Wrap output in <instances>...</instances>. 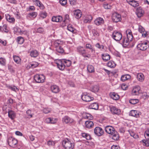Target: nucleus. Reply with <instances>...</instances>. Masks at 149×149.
<instances>
[{
    "label": "nucleus",
    "instance_id": "obj_1",
    "mask_svg": "<svg viewBox=\"0 0 149 149\" xmlns=\"http://www.w3.org/2000/svg\"><path fill=\"white\" fill-rule=\"evenodd\" d=\"M63 42L60 40H55L54 42V45L56 48V50L60 54H63L64 52V50L62 47Z\"/></svg>",
    "mask_w": 149,
    "mask_h": 149
},
{
    "label": "nucleus",
    "instance_id": "obj_2",
    "mask_svg": "<svg viewBox=\"0 0 149 149\" xmlns=\"http://www.w3.org/2000/svg\"><path fill=\"white\" fill-rule=\"evenodd\" d=\"M77 51L80 55L84 58H90L91 57V55L87 52L86 49L83 47H78L77 48Z\"/></svg>",
    "mask_w": 149,
    "mask_h": 149
},
{
    "label": "nucleus",
    "instance_id": "obj_3",
    "mask_svg": "<svg viewBox=\"0 0 149 149\" xmlns=\"http://www.w3.org/2000/svg\"><path fill=\"white\" fill-rule=\"evenodd\" d=\"M62 145L65 149H73L74 145L68 139H66L62 141Z\"/></svg>",
    "mask_w": 149,
    "mask_h": 149
},
{
    "label": "nucleus",
    "instance_id": "obj_4",
    "mask_svg": "<svg viewBox=\"0 0 149 149\" xmlns=\"http://www.w3.org/2000/svg\"><path fill=\"white\" fill-rule=\"evenodd\" d=\"M35 81L37 83H42L44 82L45 77L43 74H37L34 77Z\"/></svg>",
    "mask_w": 149,
    "mask_h": 149
},
{
    "label": "nucleus",
    "instance_id": "obj_5",
    "mask_svg": "<svg viewBox=\"0 0 149 149\" xmlns=\"http://www.w3.org/2000/svg\"><path fill=\"white\" fill-rule=\"evenodd\" d=\"M137 47L139 49L145 51L149 48V42L147 41L143 42L142 43L138 44Z\"/></svg>",
    "mask_w": 149,
    "mask_h": 149
},
{
    "label": "nucleus",
    "instance_id": "obj_6",
    "mask_svg": "<svg viewBox=\"0 0 149 149\" xmlns=\"http://www.w3.org/2000/svg\"><path fill=\"white\" fill-rule=\"evenodd\" d=\"M111 37L115 40L116 41H119L122 38V35L119 31H114L113 32Z\"/></svg>",
    "mask_w": 149,
    "mask_h": 149
},
{
    "label": "nucleus",
    "instance_id": "obj_7",
    "mask_svg": "<svg viewBox=\"0 0 149 149\" xmlns=\"http://www.w3.org/2000/svg\"><path fill=\"white\" fill-rule=\"evenodd\" d=\"M81 97L82 100L86 102H90L94 99L93 97H91L88 94H87V93H83Z\"/></svg>",
    "mask_w": 149,
    "mask_h": 149
},
{
    "label": "nucleus",
    "instance_id": "obj_8",
    "mask_svg": "<svg viewBox=\"0 0 149 149\" xmlns=\"http://www.w3.org/2000/svg\"><path fill=\"white\" fill-rule=\"evenodd\" d=\"M94 133L95 135L98 136H100L103 135L104 132V130L101 127H96L94 129Z\"/></svg>",
    "mask_w": 149,
    "mask_h": 149
},
{
    "label": "nucleus",
    "instance_id": "obj_9",
    "mask_svg": "<svg viewBox=\"0 0 149 149\" xmlns=\"http://www.w3.org/2000/svg\"><path fill=\"white\" fill-rule=\"evenodd\" d=\"M8 143L10 146L15 147L17 143V140L12 137H10L8 139Z\"/></svg>",
    "mask_w": 149,
    "mask_h": 149
},
{
    "label": "nucleus",
    "instance_id": "obj_10",
    "mask_svg": "<svg viewBox=\"0 0 149 149\" xmlns=\"http://www.w3.org/2000/svg\"><path fill=\"white\" fill-rule=\"evenodd\" d=\"M109 107L110 110L112 114L119 115L121 113L120 110L116 107H115L110 106Z\"/></svg>",
    "mask_w": 149,
    "mask_h": 149
},
{
    "label": "nucleus",
    "instance_id": "obj_11",
    "mask_svg": "<svg viewBox=\"0 0 149 149\" xmlns=\"http://www.w3.org/2000/svg\"><path fill=\"white\" fill-rule=\"evenodd\" d=\"M112 21L115 22H120L121 20V17L120 15L116 13L113 14L112 16Z\"/></svg>",
    "mask_w": 149,
    "mask_h": 149
},
{
    "label": "nucleus",
    "instance_id": "obj_12",
    "mask_svg": "<svg viewBox=\"0 0 149 149\" xmlns=\"http://www.w3.org/2000/svg\"><path fill=\"white\" fill-rule=\"evenodd\" d=\"M140 87L139 86H134L132 89V94L134 95H138L139 93Z\"/></svg>",
    "mask_w": 149,
    "mask_h": 149
},
{
    "label": "nucleus",
    "instance_id": "obj_13",
    "mask_svg": "<svg viewBox=\"0 0 149 149\" xmlns=\"http://www.w3.org/2000/svg\"><path fill=\"white\" fill-rule=\"evenodd\" d=\"M105 130L107 133L111 135L113 133L115 130L112 126L107 125L105 127Z\"/></svg>",
    "mask_w": 149,
    "mask_h": 149
},
{
    "label": "nucleus",
    "instance_id": "obj_14",
    "mask_svg": "<svg viewBox=\"0 0 149 149\" xmlns=\"http://www.w3.org/2000/svg\"><path fill=\"white\" fill-rule=\"evenodd\" d=\"M62 122L63 123L66 124L68 123H72L73 122L74 120L68 116H65L62 118Z\"/></svg>",
    "mask_w": 149,
    "mask_h": 149
},
{
    "label": "nucleus",
    "instance_id": "obj_15",
    "mask_svg": "<svg viewBox=\"0 0 149 149\" xmlns=\"http://www.w3.org/2000/svg\"><path fill=\"white\" fill-rule=\"evenodd\" d=\"M104 23L103 19L101 17L97 18L94 21V23L97 26L102 25Z\"/></svg>",
    "mask_w": 149,
    "mask_h": 149
},
{
    "label": "nucleus",
    "instance_id": "obj_16",
    "mask_svg": "<svg viewBox=\"0 0 149 149\" xmlns=\"http://www.w3.org/2000/svg\"><path fill=\"white\" fill-rule=\"evenodd\" d=\"M56 64L58 68L61 70H64L65 67L63 62H62V59L58 60L56 63Z\"/></svg>",
    "mask_w": 149,
    "mask_h": 149
},
{
    "label": "nucleus",
    "instance_id": "obj_17",
    "mask_svg": "<svg viewBox=\"0 0 149 149\" xmlns=\"http://www.w3.org/2000/svg\"><path fill=\"white\" fill-rule=\"evenodd\" d=\"M140 113L136 110H132L130 111L129 115L130 116L134 117L136 118L139 117V115H140Z\"/></svg>",
    "mask_w": 149,
    "mask_h": 149
},
{
    "label": "nucleus",
    "instance_id": "obj_18",
    "mask_svg": "<svg viewBox=\"0 0 149 149\" xmlns=\"http://www.w3.org/2000/svg\"><path fill=\"white\" fill-rule=\"evenodd\" d=\"M144 13V11L141 7L138 8L136 10V14L139 17L142 16Z\"/></svg>",
    "mask_w": 149,
    "mask_h": 149
},
{
    "label": "nucleus",
    "instance_id": "obj_19",
    "mask_svg": "<svg viewBox=\"0 0 149 149\" xmlns=\"http://www.w3.org/2000/svg\"><path fill=\"white\" fill-rule=\"evenodd\" d=\"M126 1L127 3L134 7H137L139 5L138 2L134 0H126Z\"/></svg>",
    "mask_w": 149,
    "mask_h": 149
},
{
    "label": "nucleus",
    "instance_id": "obj_20",
    "mask_svg": "<svg viewBox=\"0 0 149 149\" xmlns=\"http://www.w3.org/2000/svg\"><path fill=\"white\" fill-rule=\"evenodd\" d=\"M51 91L53 93H57L59 91L58 87L56 85H52L50 87Z\"/></svg>",
    "mask_w": 149,
    "mask_h": 149
},
{
    "label": "nucleus",
    "instance_id": "obj_21",
    "mask_svg": "<svg viewBox=\"0 0 149 149\" xmlns=\"http://www.w3.org/2000/svg\"><path fill=\"white\" fill-rule=\"evenodd\" d=\"M74 17L77 19L80 18L81 16L82 13L79 9H77L74 11Z\"/></svg>",
    "mask_w": 149,
    "mask_h": 149
},
{
    "label": "nucleus",
    "instance_id": "obj_22",
    "mask_svg": "<svg viewBox=\"0 0 149 149\" xmlns=\"http://www.w3.org/2000/svg\"><path fill=\"white\" fill-rule=\"evenodd\" d=\"M62 19V17L61 16H54L52 18V21L56 22H60Z\"/></svg>",
    "mask_w": 149,
    "mask_h": 149
},
{
    "label": "nucleus",
    "instance_id": "obj_23",
    "mask_svg": "<svg viewBox=\"0 0 149 149\" xmlns=\"http://www.w3.org/2000/svg\"><path fill=\"white\" fill-rule=\"evenodd\" d=\"M111 135L112 136V139L115 141L118 140L119 138V134L116 130Z\"/></svg>",
    "mask_w": 149,
    "mask_h": 149
},
{
    "label": "nucleus",
    "instance_id": "obj_24",
    "mask_svg": "<svg viewBox=\"0 0 149 149\" xmlns=\"http://www.w3.org/2000/svg\"><path fill=\"white\" fill-rule=\"evenodd\" d=\"M6 20L10 23L14 24L15 22V18L11 16L9 14H7L6 15Z\"/></svg>",
    "mask_w": 149,
    "mask_h": 149
},
{
    "label": "nucleus",
    "instance_id": "obj_25",
    "mask_svg": "<svg viewBox=\"0 0 149 149\" xmlns=\"http://www.w3.org/2000/svg\"><path fill=\"white\" fill-rule=\"evenodd\" d=\"M110 96L111 98L115 100H118L119 98V95L115 92L110 93Z\"/></svg>",
    "mask_w": 149,
    "mask_h": 149
},
{
    "label": "nucleus",
    "instance_id": "obj_26",
    "mask_svg": "<svg viewBox=\"0 0 149 149\" xmlns=\"http://www.w3.org/2000/svg\"><path fill=\"white\" fill-rule=\"evenodd\" d=\"M39 54V52L36 50H33L30 52V55L31 57L36 58Z\"/></svg>",
    "mask_w": 149,
    "mask_h": 149
},
{
    "label": "nucleus",
    "instance_id": "obj_27",
    "mask_svg": "<svg viewBox=\"0 0 149 149\" xmlns=\"http://www.w3.org/2000/svg\"><path fill=\"white\" fill-rule=\"evenodd\" d=\"M101 57L102 59L104 62L107 61L110 58V56L107 53L102 54L101 55Z\"/></svg>",
    "mask_w": 149,
    "mask_h": 149
},
{
    "label": "nucleus",
    "instance_id": "obj_28",
    "mask_svg": "<svg viewBox=\"0 0 149 149\" xmlns=\"http://www.w3.org/2000/svg\"><path fill=\"white\" fill-rule=\"evenodd\" d=\"M131 78V76L128 74L123 75L121 76L120 78V80L124 82L126 80L130 79Z\"/></svg>",
    "mask_w": 149,
    "mask_h": 149
},
{
    "label": "nucleus",
    "instance_id": "obj_29",
    "mask_svg": "<svg viewBox=\"0 0 149 149\" xmlns=\"http://www.w3.org/2000/svg\"><path fill=\"white\" fill-rule=\"evenodd\" d=\"M137 78L139 81L142 82L144 80L145 77L143 73H140L137 74Z\"/></svg>",
    "mask_w": 149,
    "mask_h": 149
},
{
    "label": "nucleus",
    "instance_id": "obj_30",
    "mask_svg": "<svg viewBox=\"0 0 149 149\" xmlns=\"http://www.w3.org/2000/svg\"><path fill=\"white\" fill-rule=\"evenodd\" d=\"M85 125L86 128H90L93 127L94 124L92 121L90 120H87L86 121Z\"/></svg>",
    "mask_w": 149,
    "mask_h": 149
},
{
    "label": "nucleus",
    "instance_id": "obj_31",
    "mask_svg": "<svg viewBox=\"0 0 149 149\" xmlns=\"http://www.w3.org/2000/svg\"><path fill=\"white\" fill-rule=\"evenodd\" d=\"M62 62H63L65 67H69L71 65L72 62L69 60H67L65 59H62Z\"/></svg>",
    "mask_w": 149,
    "mask_h": 149
},
{
    "label": "nucleus",
    "instance_id": "obj_32",
    "mask_svg": "<svg viewBox=\"0 0 149 149\" xmlns=\"http://www.w3.org/2000/svg\"><path fill=\"white\" fill-rule=\"evenodd\" d=\"M33 2L35 3L36 4L39 6L41 9H43L44 8L43 5L39 0H33Z\"/></svg>",
    "mask_w": 149,
    "mask_h": 149
},
{
    "label": "nucleus",
    "instance_id": "obj_33",
    "mask_svg": "<svg viewBox=\"0 0 149 149\" xmlns=\"http://www.w3.org/2000/svg\"><path fill=\"white\" fill-rule=\"evenodd\" d=\"M8 113L9 117L12 120H13L15 117V113L13 111L11 110H9Z\"/></svg>",
    "mask_w": 149,
    "mask_h": 149
},
{
    "label": "nucleus",
    "instance_id": "obj_34",
    "mask_svg": "<svg viewBox=\"0 0 149 149\" xmlns=\"http://www.w3.org/2000/svg\"><path fill=\"white\" fill-rule=\"evenodd\" d=\"M116 64L113 61H109L107 64V66L110 68H113L115 67Z\"/></svg>",
    "mask_w": 149,
    "mask_h": 149
},
{
    "label": "nucleus",
    "instance_id": "obj_35",
    "mask_svg": "<svg viewBox=\"0 0 149 149\" xmlns=\"http://www.w3.org/2000/svg\"><path fill=\"white\" fill-rule=\"evenodd\" d=\"M89 107L91 109L97 110L98 108V105L97 103L95 102L90 104L89 106Z\"/></svg>",
    "mask_w": 149,
    "mask_h": 149
},
{
    "label": "nucleus",
    "instance_id": "obj_36",
    "mask_svg": "<svg viewBox=\"0 0 149 149\" xmlns=\"http://www.w3.org/2000/svg\"><path fill=\"white\" fill-rule=\"evenodd\" d=\"M92 17L91 15H87L84 21L85 23L90 22L92 19Z\"/></svg>",
    "mask_w": 149,
    "mask_h": 149
},
{
    "label": "nucleus",
    "instance_id": "obj_37",
    "mask_svg": "<svg viewBox=\"0 0 149 149\" xmlns=\"http://www.w3.org/2000/svg\"><path fill=\"white\" fill-rule=\"evenodd\" d=\"M86 47L87 49H90L91 50V52L95 53V49L93 48L92 45L90 44H86Z\"/></svg>",
    "mask_w": 149,
    "mask_h": 149
},
{
    "label": "nucleus",
    "instance_id": "obj_38",
    "mask_svg": "<svg viewBox=\"0 0 149 149\" xmlns=\"http://www.w3.org/2000/svg\"><path fill=\"white\" fill-rule=\"evenodd\" d=\"M68 30L74 33L76 32V29L74 28L71 24H69L67 26Z\"/></svg>",
    "mask_w": 149,
    "mask_h": 149
},
{
    "label": "nucleus",
    "instance_id": "obj_39",
    "mask_svg": "<svg viewBox=\"0 0 149 149\" xmlns=\"http://www.w3.org/2000/svg\"><path fill=\"white\" fill-rule=\"evenodd\" d=\"M88 71L90 73H92L94 72V68L93 66L91 65H88L87 67Z\"/></svg>",
    "mask_w": 149,
    "mask_h": 149
},
{
    "label": "nucleus",
    "instance_id": "obj_40",
    "mask_svg": "<svg viewBox=\"0 0 149 149\" xmlns=\"http://www.w3.org/2000/svg\"><path fill=\"white\" fill-rule=\"evenodd\" d=\"M128 132L129 133L130 136H132L134 139H137L139 138V136L137 134H135V133L133 132L131 130H128Z\"/></svg>",
    "mask_w": 149,
    "mask_h": 149
},
{
    "label": "nucleus",
    "instance_id": "obj_41",
    "mask_svg": "<svg viewBox=\"0 0 149 149\" xmlns=\"http://www.w3.org/2000/svg\"><path fill=\"white\" fill-rule=\"evenodd\" d=\"M6 59L3 57L0 58V64L2 66H4L6 64Z\"/></svg>",
    "mask_w": 149,
    "mask_h": 149
},
{
    "label": "nucleus",
    "instance_id": "obj_42",
    "mask_svg": "<svg viewBox=\"0 0 149 149\" xmlns=\"http://www.w3.org/2000/svg\"><path fill=\"white\" fill-rule=\"evenodd\" d=\"M122 43L123 45L126 46L128 45L129 44V42H130V41H129L127 38H124V37L122 38Z\"/></svg>",
    "mask_w": 149,
    "mask_h": 149
},
{
    "label": "nucleus",
    "instance_id": "obj_43",
    "mask_svg": "<svg viewBox=\"0 0 149 149\" xmlns=\"http://www.w3.org/2000/svg\"><path fill=\"white\" fill-rule=\"evenodd\" d=\"M17 41L18 44H22L24 41L23 38L21 36H19L17 38Z\"/></svg>",
    "mask_w": 149,
    "mask_h": 149
},
{
    "label": "nucleus",
    "instance_id": "obj_44",
    "mask_svg": "<svg viewBox=\"0 0 149 149\" xmlns=\"http://www.w3.org/2000/svg\"><path fill=\"white\" fill-rule=\"evenodd\" d=\"M37 15V13L36 12H33L32 13H29L27 16L30 18L33 17V18H35Z\"/></svg>",
    "mask_w": 149,
    "mask_h": 149
},
{
    "label": "nucleus",
    "instance_id": "obj_45",
    "mask_svg": "<svg viewBox=\"0 0 149 149\" xmlns=\"http://www.w3.org/2000/svg\"><path fill=\"white\" fill-rule=\"evenodd\" d=\"M6 86L9 89L11 90L12 91H15V89H17V88L14 86L9 85L7 84H6Z\"/></svg>",
    "mask_w": 149,
    "mask_h": 149
},
{
    "label": "nucleus",
    "instance_id": "obj_46",
    "mask_svg": "<svg viewBox=\"0 0 149 149\" xmlns=\"http://www.w3.org/2000/svg\"><path fill=\"white\" fill-rule=\"evenodd\" d=\"M13 59L15 62L17 64L19 63L20 62V58L18 56H13Z\"/></svg>",
    "mask_w": 149,
    "mask_h": 149
},
{
    "label": "nucleus",
    "instance_id": "obj_47",
    "mask_svg": "<svg viewBox=\"0 0 149 149\" xmlns=\"http://www.w3.org/2000/svg\"><path fill=\"white\" fill-rule=\"evenodd\" d=\"M99 90V87L98 86H94L92 88L91 91L94 93H96L98 92Z\"/></svg>",
    "mask_w": 149,
    "mask_h": 149
},
{
    "label": "nucleus",
    "instance_id": "obj_48",
    "mask_svg": "<svg viewBox=\"0 0 149 149\" xmlns=\"http://www.w3.org/2000/svg\"><path fill=\"white\" fill-rule=\"evenodd\" d=\"M83 117L89 120H92L93 118L92 116L89 113H86L85 115H84Z\"/></svg>",
    "mask_w": 149,
    "mask_h": 149
},
{
    "label": "nucleus",
    "instance_id": "obj_49",
    "mask_svg": "<svg viewBox=\"0 0 149 149\" xmlns=\"http://www.w3.org/2000/svg\"><path fill=\"white\" fill-rule=\"evenodd\" d=\"M139 102V100L137 99H131L129 100L130 103L132 104H135Z\"/></svg>",
    "mask_w": 149,
    "mask_h": 149
},
{
    "label": "nucleus",
    "instance_id": "obj_50",
    "mask_svg": "<svg viewBox=\"0 0 149 149\" xmlns=\"http://www.w3.org/2000/svg\"><path fill=\"white\" fill-rule=\"evenodd\" d=\"M103 5V7L105 9H108L111 8V6L107 2H104Z\"/></svg>",
    "mask_w": 149,
    "mask_h": 149
},
{
    "label": "nucleus",
    "instance_id": "obj_51",
    "mask_svg": "<svg viewBox=\"0 0 149 149\" xmlns=\"http://www.w3.org/2000/svg\"><path fill=\"white\" fill-rule=\"evenodd\" d=\"M26 113L29 118H31L33 117V113H32L31 110L30 109L26 111Z\"/></svg>",
    "mask_w": 149,
    "mask_h": 149
},
{
    "label": "nucleus",
    "instance_id": "obj_52",
    "mask_svg": "<svg viewBox=\"0 0 149 149\" xmlns=\"http://www.w3.org/2000/svg\"><path fill=\"white\" fill-rule=\"evenodd\" d=\"M144 136L146 139L149 140V130H147L144 133Z\"/></svg>",
    "mask_w": 149,
    "mask_h": 149
},
{
    "label": "nucleus",
    "instance_id": "obj_53",
    "mask_svg": "<svg viewBox=\"0 0 149 149\" xmlns=\"http://www.w3.org/2000/svg\"><path fill=\"white\" fill-rule=\"evenodd\" d=\"M149 140L147 139L145 140L143 139L142 140V141L144 143L143 145L147 147L149 146Z\"/></svg>",
    "mask_w": 149,
    "mask_h": 149
},
{
    "label": "nucleus",
    "instance_id": "obj_54",
    "mask_svg": "<svg viewBox=\"0 0 149 149\" xmlns=\"http://www.w3.org/2000/svg\"><path fill=\"white\" fill-rule=\"evenodd\" d=\"M138 30L141 33L145 31V29L143 27L140 25L139 26Z\"/></svg>",
    "mask_w": 149,
    "mask_h": 149
},
{
    "label": "nucleus",
    "instance_id": "obj_55",
    "mask_svg": "<svg viewBox=\"0 0 149 149\" xmlns=\"http://www.w3.org/2000/svg\"><path fill=\"white\" fill-rule=\"evenodd\" d=\"M122 89L124 90H126L128 88V86L125 83H123L121 85Z\"/></svg>",
    "mask_w": 149,
    "mask_h": 149
},
{
    "label": "nucleus",
    "instance_id": "obj_56",
    "mask_svg": "<svg viewBox=\"0 0 149 149\" xmlns=\"http://www.w3.org/2000/svg\"><path fill=\"white\" fill-rule=\"evenodd\" d=\"M95 46L96 47L100 49H104V46L102 45H100L99 43H97L96 44Z\"/></svg>",
    "mask_w": 149,
    "mask_h": 149
},
{
    "label": "nucleus",
    "instance_id": "obj_57",
    "mask_svg": "<svg viewBox=\"0 0 149 149\" xmlns=\"http://www.w3.org/2000/svg\"><path fill=\"white\" fill-rule=\"evenodd\" d=\"M40 15L41 17L43 18H45L47 16V13L45 12H40Z\"/></svg>",
    "mask_w": 149,
    "mask_h": 149
},
{
    "label": "nucleus",
    "instance_id": "obj_58",
    "mask_svg": "<svg viewBox=\"0 0 149 149\" xmlns=\"http://www.w3.org/2000/svg\"><path fill=\"white\" fill-rule=\"evenodd\" d=\"M127 38L128 39V40H129V41H130V42L131 41L133 38L132 34H127Z\"/></svg>",
    "mask_w": 149,
    "mask_h": 149
},
{
    "label": "nucleus",
    "instance_id": "obj_59",
    "mask_svg": "<svg viewBox=\"0 0 149 149\" xmlns=\"http://www.w3.org/2000/svg\"><path fill=\"white\" fill-rule=\"evenodd\" d=\"M44 31V29L42 27H39L37 29L36 32L37 33H42Z\"/></svg>",
    "mask_w": 149,
    "mask_h": 149
},
{
    "label": "nucleus",
    "instance_id": "obj_60",
    "mask_svg": "<svg viewBox=\"0 0 149 149\" xmlns=\"http://www.w3.org/2000/svg\"><path fill=\"white\" fill-rule=\"evenodd\" d=\"M38 64L37 62H33L32 63L30 64V67L32 68H36L38 65Z\"/></svg>",
    "mask_w": 149,
    "mask_h": 149
},
{
    "label": "nucleus",
    "instance_id": "obj_61",
    "mask_svg": "<svg viewBox=\"0 0 149 149\" xmlns=\"http://www.w3.org/2000/svg\"><path fill=\"white\" fill-rule=\"evenodd\" d=\"M70 3L72 6H74L76 5L77 2L76 0H69Z\"/></svg>",
    "mask_w": 149,
    "mask_h": 149
},
{
    "label": "nucleus",
    "instance_id": "obj_62",
    "mask_svg": "<svg viewBox=\"0 0 149 149\" xmlns=\"http://www.w3.org/2000/svg\"><path fill=\"white\" fill-rule=\"evenodd\" d=\"M59 2L62 5L64 6L67 3V0H60Z\"/></svg>",
    "mask_w": 149,
    "mask_h": 149
},
{
    "label": "nucleus",
    "instance_id": "obj_63",
    "mask_svg": "<svg viewBox=\"0 0 149 149\" xmlns=\"http://www.w3.org/2000/svg\"><path fill=\"white\" fill-rule=\"evenodd\" d=\"M16 31L19 33L20 34H22L24 33V31H22L21 29L18 27L16 28Z\"/></svg>",
    "mask_w": 149,
    "mask_h": 149
},
{
    "label": "nucleus",
    "instance_id": "obj_64",
    "mask_svg": "<svg viewBox=\"0 0 149 149\" xmlns=\"http://www.w3.org/2000/svg\"><path fill=\"white\" fill-rule=\"evenodd\" d=\"M48 145L49 146H54L55 144L54 141H52L49 140L47 142Z\"/></svg>",
    "mask_w": 149,
    "mask_h": 149
}]
</instances>
